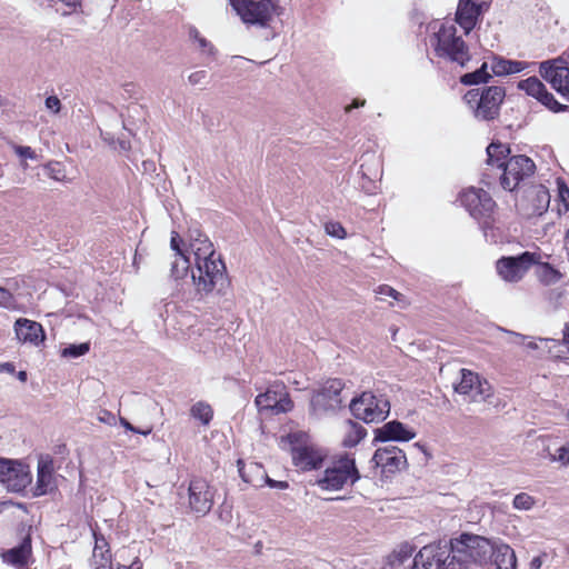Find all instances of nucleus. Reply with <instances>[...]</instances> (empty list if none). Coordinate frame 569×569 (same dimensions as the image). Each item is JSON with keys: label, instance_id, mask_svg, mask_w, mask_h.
I'll list each match as a JSON object with an SVG mask.
<instances>
[{"label": "nucleus", "instance_id": "f257e3e1", "mask_svg": "<svg viewBox=\"0 0 569 569\" xmlns=\"http://www.w3.org/2000/svg\"><path fill=\"white\" fill-rule=\"evenodd\" d=\"M191 277L198 293L207 295L213 290L224 293L230 284L224 262L219 256L196 259V270H192Z\"/></svg>", "mask_w": 569, "mask_h": 569}, {"label": "nucleus", "instance_id": "f03ea898", "mask_svg": "<svg viewBox=\"0 0 569 569\" xmlns=\"http://www.w3.org/2000/svg\"><path fill=\"white\" fill-rule=\"evenodd\" d=\"M505 94V89L498 86L488 87L481 93L479 89H471L463 96V101L475 118L491 121L499 116Z\"/></svg>", "mask_w": 569, "mask_h": 569}, {"label": "nucleus", "instance_id": "7ed1b4c3", "mask_svg": "<svg viewBox=\"0 0 569 569\" xmlns=\"http://www.w3.org/2000/svg\"><path fill=\"white\" fill-rule=\"evenodd\" d=\"M360 479L356 460L348 456H341L328 466L323 476L317 480V485L323 490H340L346 485H355Z\"/></svg>", "mask_w": 569, "mask_h": 569}, {"label": "nucleus", "instance_id": "20e7f679", "mask_svg": "<svg viewBox=\"0 0 569 569\" xmlns=\"http://www.w3.org/2000/svg\"><path fill=\"white\" fill-rule=\"evenodd\" d=\"M435 38L437 41L435 52L438 57L446 58L461 67H465L471 59L469 47L461 37L457 36V29L453 24H442L435 33Z\"/></svg>", "mask_w": 569, "mask_h": 569}, {"label": "nucleus", "instance_id": "39448f33", "mask_svg": "<svg viewBox=\"0 0 569 569\" xmlns=\"http://www.w3.org/2000/svg\"><path fill=\"white\" fill-rule=\"evenodd\" d=\"M230 6L243 23L260 28H268L273 17L280 14L272 0H230Z\"/></svg>", "mask_w": 569, "mask_h": 569}, {"label": "nucleus", "instance_id": "423d86ee", "mask_svg": "<svg viewBox=\"0 0 569 569\" xmlns=\"http://www.w3.org/2000/svg\"><path fill=\"white\" fill-rule=\"evenodd\" d=\"M352 415L366 423L383 421L390 412V402L383 395H375L371 391L362 392L350 402Z\"/></svg>", "mask_w": 569, "mask_h": 569}, {"label": "nucleus", "instance_id": "0eeeda50", "mask_svg": "<svg viewBox=\"0 0 569 569\" xmlns=\"http://www.w3.org/2000/svg\"><path fill=\"white\" fill-rule=\"evenodd\" d=\"M343 388L345 383L341 379L335 378L327 380L321 388L313 393L310 400L311 412L315 416L335 413L341 408V391Z\"/></svg>", "mask_w": 569, "mask_h": 569}, {"label": "nucleus", "instance_id": "6e6552de", "mask_svg": "<svg viewBox=\"0 0 569 569\" xmlns=\"http://www.w3.org/2000/svg\"><path fill=\"white\" fill-rule=\"evenodd\" d=\"M536 164L527 156L510 157L502 168L500 184L505 190L513 191L535 173Z\"/></svg>", "mask_w": 569, "mask_h": 569}, {"label": "nucleus", "instance_id": "1a4fd4ad", "mask_svg": "<svg viewBox=\"0 0 569 569\" xmlns=\"http://www.w3.org/2000/svg\"><path fill=\"white\" fill-rule=\"evenodd\" d=\"M453 545L458 553H465L481 566L488 565L495 555L496 542L481 536L462 533Z\"/></svg>", "mask_w": 569, "mask_h": 569}, {"label": "nucleus", "instance_id": "9d476101", "mask_svg": "<svg viewBox=\"0 0 569 569\" xmlns=\"http://www.w3.org/2000/svg\"><path fill=\"white\" fill-rule=\"evenodd\" d=\"M539 254L529 251L518 256L502 257L497 261V271L503 280L518 282L533 264L539 263Z\"/></svg>", "mask_w": 569, "mask_h": 569}, {"label": "nucleus", "instance_id": "9b49d317", "mask_svg": "<svg viewBox=\"0 0 569 569\" xmlns=\"http://www.w3.org/2000/svg\"><path fill=\"white\" fill-rule=\"evenodd\" d=\"M453 550L452 541L443 545L441 542L427 545L416 555L411 569H441Z\"/></svg>", "mask_w": 569, "mask_h": 569}, {"label": "nucleus", "instance_id": "f8f14e48", "mask_svg": "<svg viewBox=\"0 0 569 569\" xmlns=\"http://www.w3.org/2000/svg\"><path fill=\"white\" fill-rule=\"evenodd\" d=\"M539 73L557 92L569 99V64L566 60L543 61L539 66Z\"/></svg>", "mask_w": 569, "mask_h": 569}, {"label": "nucleus", "instance_id": "ddd939ff", "mask_svg": "<svg viewBox=\"0 0 569 569\" xmlns=\"http://www.w3.org/2000/svg\"><path fill=\"white\" fill-rule=\"evenodd\" d=\"M460 381L456 383L455 391L459 395L469 396L472 401H485L492 395V388L487 380L468 369L460 370Z\"/></svg>", "mask_w": 569, "mask_h": 569}, {"label": "nucleus", "instance_id": "4468645a", "mask_svg": "<svg viewBox=\"0 0 569 569\" xmlns=\"http://www.w3.org/2000/svg\"><path fill=\"white\" fill-rule=\"evenodd\" d=\"M254 403L259 411H269L273 415L284 413L293 408V402L284 386H274L256 397Z\"/></svg>", "mask_w": 569, "mask_h": 569}, {"label": "nucleus", "instance_id": "2eb2a0df", "mask_svg": "<svg viewBox=\"0 0 569 569\" xmlns=\"http://www.w3.org/2000/svg\"><path fill=\"white\" fill-rule=\"evenodd\" d=\"M461 204L476 219L488 218L496 206L490 194L481 189H469L460 197Z\"/></svg>", "mask_w": 569, "mask_h": 569}, {"label": "nucleus", "instance_id": "dca6fc26", "mask_svg": "<svg viewBox=\"0 0 569 569\" xmlns=\"http://www.w3.org/2000/svg\"><path fill=\"white\" fill-rule=\"evenodd\" d=\"M189 506L199 515H207L213 506V488L202 478L192 479L189 483Z\"/></svg>", "mask_w": 569, "mask_h": 569}, {"label": "nucleus", "instance_id": "f3484780", "mask_svg": "<svg viewBox=\"0 0 569 569\" xmlns=\"http://www.w3.org/2000/svg\"><path fill=\"white\" fill-rule=\"evenodd\" d=\"M517 87L519 90L525 91L528 96L535 98L552 112H560L567 109V106L558 102L553 94L547 90L546 86L537 77H529L528 79L520 80Z\"/></svg>", "mask_w": 569, "mask_h": 569}, {"label": "nucleus", "instance_id": "a211bd4d", "mask_svg": "<svg viewBox=\"0 0 569 569\" xmlns=\"http://www.w3.org/2000/svg\"><path fill=\"white\" fill-rule=\"evenodd\" d=\"M0 481L9 491L20 492L31 482L30 472L19 461L8 459V470H3Z\"/></svg>", "mask_w": 569, "mask_h": 569}, {"label": "nucleus", "instance_id": "6ab92c4d", "mask_svg": "<svg viewBox=\"0 0 569 569\" xmlns=\"http://www.w3.org/2000/svg\"><path fill=\"white\" fill-rule=\"evenodd\" d=\"M371 461L390 472L400 470L407 463L405 452L397 446H386L376 450Z\"/></svg>", "mask_w": 569, "mask_h": 569}, {"label": "nucleus", "instance_id": "aec40b11", "mask_svg": "<svg viewBox=\"0 0 569 569\" xmlns=\"http://www.w3.org/2000/svg\"><path fill=\"white\" fill-rule=\"evenodd\" d=\"M325 452L313 446H299L292 448V461L302 470L318 469L322 466Z\"/></svg>", "mask_w": 569, "mask_h": 569}, {"label": "nucleus", "instance_id": "412c9836", "mask_svg": "<svg viewBox=\"0 0 569 569\" xmlns=\"http://www.w3.org/2000/svg\"><path fill=\"white\" fill-rule=\"evenodd\" d=\"M416 437V432L398 421L392 420L385 423L382 427L375 429V440L387 441H409Z\"/></svg>", "mask_w": 569, "mask_h": 569}, {"label": "nucleus", "instance_id": "4be33fe9", "mask_svg": "<svg viewBox=\"0 0 569 569\" xmlns=\"http://www.w3.org/2000/svg\"><path fill=\"white\" fill-rule=\"evenodd\" d=\"M14 331L18 340L23 343L39 346L46 339L42 326L26 318H19L14 322Z\"/></svg>", "mask_w": 569, "mask_h": 569}, {"label": "nucleus", "instance_id": "5701e85b", "mask_svg": "<svg viewBox=\"0 0 569 569\" xmlns=\"http://www.w3.org/2000/svg\"><path fill=\"white\" fill-rule=\"evenodd\" d=\"M31 553V538L30 536H26L17 547L4 551L2 553V558L4 562L10 563L18 569H27Z\"/></svg>", "mask_w": 569, "mask_h": 569}, {"label": "nucleus", "instance_id": "b1692460", "mask_svg": "<svg viewBox=\"0 0 569 569\" xmlns=\"http://www.w3.org/2000/svg\"><path fill=\"white\" fill-rule=\"evenodd\" d=\"M481 6L471 0H460L456 12V21L468 34L476 26Z\"/></svg>", "mask_w": 569, "mask_h": 569}, {"label": "nucleus", "instance_id": "393cba45", "mask_svg": "<svg viewBox=\"0 0 569 569\" xmlns=\"http://www.w3.org/2000/svg\"><path fill=\"white\" fill-rule=\"evenodd\" d=\"M190 249L196 259H208L216 256V251L210 239L198 228L189 230Z\"/></svg>", "mask_w": 569, "mask_h": 569}, {"label": "nucleus", "instance_id": "a878e982", "mask_svg": "<svg viewBox=\"0 0 569 569\" xmlns=\"http://www.w3.org/2000/svg\"><path fill=\"white\" fill-rule=\"evenodd\" d=\"M489 563H493L496 569H516V552L509 545L496 543L495 555Z\"/></svg>", "mask_w": 569, "mask_h": 569}, {"label": "nucleus", "instance_id": "bb28decb", "mask_svg": "<svg viewBox=\"0 0 569 569\" xmlns=\"http://www.w3.org/2000/svg\"><path fill=\"white\" fill-rule=\"evenodd\" d=\"M237 467L241 479L249 485L254 487L261 486V481L264 479L266 472L261 465L256 462L244 463L242 459L237 461Z\"/></svg>", "mask_w": 569, "mask_h": 569}, {"label": "nucleus", "instance_id": "cd10ccee", "mask_svg": "<svg viewBox=\"0 0 569 569\" xmlns=\"http://www.w3.org/2000/svg\"><path fill=\"white\" fill-rule=\"evenodd\" d=\"M529 66L526 61L508 60L501 57H493L491 70L496 76L519 73Z\"/></svg>", "mask_w": 569, "mask_h": 569}, {"label": "nucleus", "instance_id": "c85d7f7f", "mask_svg": "<svg viewBox=\"0 0 569 569\" xmlns=\"http://www.w3.org/2000/svg\"><path fill=\"white\" fill-rule=\"evenodd\" d=\"M487 163L491 167H497L498 170H502L507 160H505L509 153V146L501 142H491L487 149Z\"/></svg>", "mask_w": 569, "mask_h": 569}, {"label": "nucleus", "instance_id": "c756f323", "mask_svg": "<svg viewBox=\"0 0 569 569\" xmlns=\"http://www.w3.org/2000/svg\"><path fill=\"white\" fill-rule=\"evenodd\" d=\"M54 488L51 469L47 465L38 466L37 485L34 496H43L51 492Z\"/></svg>", "mask_w": 569, "mask_h": 569}, {"label": "nucleus", "instance_id": "7c9ffc66", "mask_svg": "<svg viewBox=\"0 0 569 569\" xmlns=\"http://www.w3.org/2000/svg\"><path fill=\"white\" fill-rule=\"evenodd\" d=\"M491 79L488 72V64L483 62L481 67L473 72L465 73L460 77V82L465 86H473L479 83H487Z\"/></svg>", "mask_w": 569, "mask_h": 569}, {"label": "nucleus", "instance_id": "2f4dec72", "mask_svg": "<svg viewBox=\"0 0 569 569\" xmlns=\"http://www.w3.org/2000/svg\"><path fill=\"white\" fill-rule=\"evenodd\" d=\"M173 258L170 268V277L174 280H179L188 274L190 261L186 254H178Z\"/></svg>", "mask_w": 569, "mask_h": 569}, {"label": "nucleus", "instance_id": "473e14b6", "mask_svg": "<svg viewBox=\"0 0 569 569\" xmlns=\"http://www.w3.org/2000/svg\"><path fill=\"white\" fill-rule=\"evenodd\" d=\"M367 435L366 429L352 421H349V431L343 438V446L348 448H352L357 446Z\"/></svg>", "mask_w": 569, "mask_h": 569}, {"label": "nucleus", "instance_id": "72a5a7b5", "mask_svg": "<svg viewBox=\"0 0 569 569\" xmlns=\"http://www.w3.org/2000/svg\"><path fill=\"white\" fill-rule=\"evenodd\" d=\"M190 413L194 419L200 420L201 423L204 426L209 425L213 417L212 408L210 407V405L203 401L194 403L191 407Z\"/></svg>", "mask_w": 569, "mask_h": 569}, {"label": "nucleus", "instance_id": "f704fd0d", "mask_svg": "<svg viewBox=\"0 0 569 569\" xmlns=\"http://www.w3.org/2000/svg\"><path fill=\"white\" fill-rule=\"evenodd\" d=\"M538 277L543 283H553L560 279L561 274L550 263L545 262L539 263Z\"/></svg>", "mask_w": 569, "mask_h": 569}, {"label": "nucleus", "instance_id": "c9c22d12", "mask_svg": "<svg viewBox=\"0 0 569 569\" xmlns=\"http://www.w3.org/2000/svg\"><path fill=\"white\" fill-rule=\"evenodd\" d=\"M413 552V547L408 543L401 545L398 550L393 551L390 563L395 566H401L408 560Z\"/></svg>", "mask_w": 569, "mask_h": 569}, {"label": "nucleus", "instance_id": "e433bc0d", "mask_svg": "<svg viewBox=\"0 0 569 569\" xmlns=\"http://www.w3.org/2000/svg\"><path fill=\"white\" fill-rule=\"evenodd\" d=\"M563 298L565 292L560 289H550L546 295L548 306L552 311H556L563 306Z\"/></svg>", "mask_w": 569, "mask_h": 569}, {"label": "nucleus", "instance_id": "4c0bfd02", "mask_svg": "<svg viewBox=\"0 0 569 569\" xmlns=\"http://www.w3.org/2000/svg\"><path fill=\"white\" fill-rule=\"evenodd\" d=\"M89 349H90L89 342H83V343H79V345H69L67 348H64L62 350V356L69 357V358H77V357L86 355L89 351Z\"/></svg>", "mask_w": 569, "mask_h": 569}, {"label": "nucleus", "instance_id": "58836bf2", "mask_svg": "<svg viewBox=\"0 0 569 569\" xmlns=\"http://www.w3.org/2000/svg\"><path fill=\"white\" fill-rule=\"evenodd\" d=\"M512 505L516 509L529 510L535 505V499L530 495L521 492L515 496Z\"/></svg>", "mask_w": 569, "mask_h": 569}, {"label": "nucleus", "instance_id": "ea45409f", "mask_svg": "<svg viewBox=\"0 0 569 569\" xmlns=\"http://www.w3.org/2000/svg\"><path fill=\"white\" fill-rule=\"evenodd\" d=\"M189 36H190V38L194 39L198 42L199 48L203 52H207L208 54H213V47H212V44L209 41H207V39L201 37L200 32L196 28H191L190 29Z\"/></svg>", "mask_w": 569, "mask_h": 569}, {"label": "nucleus", "instance_id": "a19ab883", "mask_svg": "<svg viewBox=\"0 0 569 569\" xmlns=\"http://www.w3.org/2000/svg\"><path fill=\"white\" fill-rule=\"evenodd\" d=\"M0 307L9 310L16 308V299L13 295L3 287H0Z\"/></svg>", "mask_w": 569, "mask_h": 569}, {"label": "nucleus", "instance_id": "79ce46f5", "mask_svg": "<svg viewBox=\"0 0 569 569\" xmlns=\"http://www.w3.org/2000/svg\"><path fill=\"white\" fill-rule=\"evenodd\" d=\"M326 232L329 236L343 239L346 237V230L339 222H327L325 226Z\"/></svg>", "mask_w": 569, "mask_h": 569}, {"label": "nucleus", "instance_id": "37998d69", "mask_svg": "<svg viewBox=\"0 0 569 569\" xmlns=\"http://www.w3.org/2000/svg\"><path fill=\"white\" fill-rule=\"evenodd\" d=\"M457 549L455 548L453 552L451 551L450 558L446 561V565L441 567V569H467L461 558L456 555Z\"/></svg>", "mask_w": 569, "mask_h": 569}, {"label": "nucleus", "instance_id": "c03bdc74", "mask_svg": "<svg viewBox=\"0 0 569 569\" xmlns=\"http://www.w3.org/2000/svg\"><path fill=\"white\" fill-rule=\"evenodd\" d=\"M553 461H559L563 466L569 465V442L557 449L552 456Z\"/></svg>", "mask_w": 569, "mask_h": 569}, {"label": "nucleus", "instance_id": "a18cd8bd", "mask_svg": "<svg viewBox=\"0 0 569 569\" xmlns=\"http://www.w3.org/2000/svg\"><path fill=\"white\" fill-rule=\"evenodd\" d=\"M377 293L385 297H391L397 301H401L403 297L400 292H398L397 290L387 284L380 286L377 290Z\"/></svg>", "mask_w": 569, "mask_h": 569}, {"label": "nucleus", "instance_id": "49530a36", "mask_svg": "<svg viewBox=\"0 0 569 569\" xmlns=\"http://www.w3.org/2000/svg\"><path fill=\"white\" fill-rule=\"evenodd\" d=\"M46 108L53 113H58L61 109V101L57 96H50L44 101Z\"/></svg>", "mask_w": 569, "mask_h": 569}, {"label": "nucleus", "instance_id": "de8ad7c7", "mask_svg": "<svg viewBox=\"0 0 569 569\" xmlns=\"http://www.w3.org/2000/svg\"><path fill=\"white\" fill-rule=\"evenodd\" d=\"M14 152L19 157L24 158V159H36L37 158L34 150H32L28 146H16Z\"/></svg>", "mask_w": 569, "mask_h": 569}, {"label": "nucleus", "instance_id": "09e8293b", "mask_svg": "<svg viewBox=\"0 0 569 569\" xmlns=\"http://www.w3.org/2000/svg\"><path fill=\"white\" fill-rule=\"evenodd\" d=\"M206 79L207 72L204 70L194 71L188 78L190 84L192 86L202 84L206 82Z\"/></svg>", "mask_w": 569, "mask_h": 569}, {"label": "nucleus", "instance_id": "8fccbe9b", "mask_svg": "<svg viewBox=\"0 0 569 569\" xmlns=\"http://www.w3.org/2000/svg\"><path fill=\"white\" fill-rule=\"evenodd\" d=\"M180 242H181V239H180L178 232L173 231L171 233V240H170V247L174 251L173 257H177L178 254H184L180 248Z\"/></svg>", "mask_w": 569, "mask_h": 569}, {"label": "nucleus", "instance_id": "3c124183", "mask_svg": "<svg viewBox=\"0 0 569 569\" xmlns=\"http://www.w3.org/2000/svg\"><path fill=\"white\" fill-rule=\"evenodd\" d=\"M511 336V342L516 345H525L526 340H528L530 337L523 336L521 333H517L513 331H507Z\"/></svg>", "mask_w": 569, "mask_h": 569}, {"label": "nucleus", "instance_id": "603ef678", "mask_svg": "<svg viewBox=\"0 0 569 569\" xmlns=\"http://www.w3.org/2000/svg\"><path fill=\"white\" fill-rule=\"evenodd\" d=\"M264 479H266V482L268 483V486L271 488L287 489L289 486L288 482L272 480L267 475L264 476Z\"/></svg>", "mask_w": 569, "mask_h": 569}, {"label": "nucleus", "instance_id": "864d4df0", "mask_svg": "<svg viewBox=\"0 0 569 569\" xmlns=\"http://www.w3.org/2000/svg\"><path fill=\"white\" fill-rule=\"evenodd\" d=\"M120 422L121 425L129 431H132L134 433H142V435H148L150 431H146V432H142L140 430H138L137 428H134L128 420H126L124 418H120Z\"/></svg>", "mask_w": 569, "mask_h": 569}, {"label": "nucleus", "instance_id": "5fc2aeb1", "mask_svg": "<svg viewBox=\"0 0 569 569\" xmlns=\"http://www.w3.org/2000/svg\"><path fill=\"white\" fill-rule=\"evenodd\" d=\"M99 420L102 421V422H106V423H113L116 418L112 413H110L109 411H102V415L99 416Z\"/></svg>", "mask_w": 569, "mask_h": 569}, {"label": "nucleus", "instance_id": "6e6d98bb", "mask_svg": "<svg viewBox=\"0 0 569 569\" xmlns=\"http://www.w3.org/2000/svg\"><path fill=\"white\" fill-rule=\"evenodd\" d=\"M48 169V174L56 179V180H60L62 174H61V170L60 169H56L54 167H51V166H48L47 167Z\"/></svg>", "mask_w": 569, "mask_h": 569}, {"label": "nucleus", "instance_id": "4d7b16f0", "mask_svg": "<svg viewBox=\"0 0 569 569\" xmlns=\"http://www.w3.org/2000/svg\"><path fill=\"white\" fill-rule=\"evenodd\" d=\"M0 371H4L7 373L13 375L16 372V368L11 362H3L0 365Z\"/></svg>", "mask_w": 569, "mask_h": 569}, {"label": "nucleus", "instance_id": "13d9d810", "mask_svg": "<svg viewBox=\"0 0 569 569\" xmlns=\"http://www.w3.org/2000/svg\"><path fill=\"white\" fill-rule=\"evenodd\" d=\"M542 563L543 561L541 556L533 557L530 561V569H540Z\"/></svg>", "mask_w": 569, "mask_h": 569}, {"label": "nucleus", "instance_id": "bf43d9fd", "mask_svg": "<svg viewBox=\"0 0 569 569\" xmlns=\"http://www.w3.org/2000/svg\"><path fill=\"white\" fill-rule=\"evenodd\" d=\"M412 449L422 452L426 456V460H428L431 457V455L428 452L427 447L425 445L417 442L412 446Z\"/></svg>", "mask_w": 569, "mask_h": 569}, {"label": "nucleus", "instance_id": "052dcab7", "mask_svg": "<svg viewBox=\"0 0 569 569\" xmlns=\"http://www.w3.org/2000/svg\"><path fill=\"white\" fill-rule=\"evenodd\" d=\"M106 553H109V550H108V549L106 550ZM101 559H102V560H104V562H102V563L98 565V566L96 567V569H109V566L107 565V562L109 561V558H107V557L104 556V552H103V551H101Z\"/></svg>", "mask_w": 569, "mask_h": 569}, {"label": "nucleus", "instance_id": "680f3d73", "mask_svg": "<svg viewBox=\"0 0 569 569\" xmlns=\"http://www.w3.org/2000/svg\"><path fill=\"white\" fill-rule=\"evenodd\" d=\"M563 342L569 346V323H566L563 328Z\"/></svg>", "mask_w": 569, "mask_h": 569}, {"label": "nucleus", "instance_id": "e2e57ef3", "mask_svg": "<svg viewBox=\"0 0 569 569\" xmlns=\"http://www.w3.org/2000/svg\"><path fill=\"white\" fill-rule=\"evenodd\" d=\"M127 569H142V563L140 560H134L130 566H127Z\"/></svg>", "mask_w": 569, "mask_h": 569}, {"label": "nucleus", "instance_id": "0e129e2a", "mask_svg": "<svg viewBox=\"0 0 569 569\" xmlns=\"http://www.w3.org/2000/svg\"><path fill=\"white\" fill-rule=\"evenodd\" d=\"M61 1L64 2L70 8H76L80 3V0H61Z\"/></svg>", "mask_w": 569, "mask_h": 569}, {"label": "nucleus", "instance_id": "69168bd1", "mask_svg": "<svg viewBox=\"0 0 569 569\" xmlns=\"http://www.w3.org/2000/svg\"><path fill=\"white\" fill-rule=\"evenodd\" d=\"M365 102H366L365 100H362V101L356 100L352 106H349L346 108V111L349 112L351 110V108H358L360 106H363Z\"/></svg>", "mask_w": 569, "mask_h": 569}, {"label": "nucleus", "instance_id": "338daca9", "mask_svg": "<svg viewBox=\"0 0 569 569\" xmlns=\"http://www.w3.org/2000/svg\"><path fill=\"white\" fill-rule=\"evenodd\" d=\"M17 378L21 381V382H26L27 379H28V375L26 371H19L17 373Z\"/></svg>", "mask_w": 569, "mask_h": 569}, {"label": "nucleus", "instance_id": "774afa93", "mask_svg": "<svg viewBox=\"0 0 569 569\" xmlns=\"http://www.w3.org/2000/svg\"><path fill=\"white\" fill-rule=\"evenodd\" d=\"M526 346H527V348L532 349V350H535V349H537V348H538L537 342H535V341H532V340H529V341L526 343Z\"/></svg>", "mask_w": 569, "mask_h": 569}]
</instances>
